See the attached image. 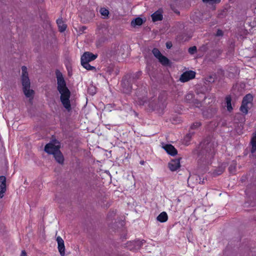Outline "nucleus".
<instances>
[{"mask_svg":"<svg viewBox=\"0 0 256 256\" xmlns=\"http://www.w3.org/2000/svg\"><path fill=\"white\" fill-rule=\"evenodd\" d=\"M6 190V178L4 176H0V198L4 196Z\"/></svg>","mask_w":256,"mask_h":256,"instance_id":"10","label":"nucleus"},{"mask_svg":"<svg viewBox=\"0 0 256 256\" xmlns=\"http://www.w3.org/2000/svg\"><path fill=\"white\" fill-rule=\"evenodd\" d=\"M158 59L159 62H160V64L164 66L168 65L170 62L168 59L165 56H164L163 55H162Z\"/></svg>","mask_w":256,"mask_h":256,"instance_id":"19","label":"nucleus"},{"mask_svg":"<svg viewBox=\"0 0 256 256\" xmlns=\"http://www.w3.org/2000/svg\"><path fill=\"white\" fill-rule=\"evenodd\" d=\"M226 103L227 110L228 112H231L232 110V107L231 104L232 98L230 96H226Z\"/></svg>","mask_w":256,"mask_h":256,"instance_id":"21","label":"nucleus"},{"mask_svg":"<svg viewBox=\"0 0 256 256\" xmlns=\"http://www.w3.org/2000/svg\"><path fill=\"white\" fill-rule=\"evenodd\" d=\"M59 30L60 32H64L66 28V25L64 23L62 18H58L56 20Z\"/></svg>","mask_w":256,"mask_h":256,"instance_id":"17","label":"nucleus"},{"mask_svg":"<svg viewBox=\"0 0 256 256\" xmlns=\"http://www.w3.org/2000/svg\"><path fill=\"white\" fill-rule=\"evenodd\" d=\"M143 23V20L140 18H136L132 21L131 24L132 26H140Z\"/></svg>","mask_w":256,"mask_h":256,"instance_id":"20","label":"nucleus"},{"mask_svg":"<svg viewBox=\"0 0 256 256\" xmlns=\"http://www.w3.org/2000/svg\"><path fill=\"white\" fill-rule=\"evenodd\" d=\"M138 74H141L142 72H138Z\"/></svg>","mask_w":256,"mask_h":256,"instance_id":"37","label":"nucleus"},{"mask_svg":"<svg viewBox=\"0 0 256 256\" xmlns=\"http://www.w3.org/2000/svg\"><path fill=\"white\" fill-rule=\"evenodd\" d=\"M202 2L212 6L219 4L220 2V0H202Z\"/></svg>","mask_w":256,"mask_h":256,"instance_id":"23","label":"nucleus"},{"mask_svg":"<svg viewBox=\"0 0 256 256\" xmlns=\"http://www.w3.org/2000/svg\"><path fill=\"white\" fill-rule=\"evenodd\" d=\"M166 48H170L172 46V44L170 42V43L167 42L166 44Z\"/></svg>","mask_w":256,"mask_h":256,"instance_id":"35","label":"nucleus"},{"mask_svg":"<svg viewBox=\"0 0 256 256\" xmlns=\"http://www.w3.org/2000/svg\"><path fill=\"white\" fill-rule=\"evenodd\" d=\"M180 166V158L172 160L168 163V168L171 171H176L179 168Z\"/></svg>","mask_w":256,"mask_h":256,"instance_id":"9","label":"nucleus"},{"mask_svg":"<svg viewBox=\"0 0 256 256\" xmlns=\"http://www.w3.org/2000/svg\"><path fill=\"white\" fill-rule=\"evenodd\" d=\"M60 148L59 142L56 140H54L46 145L44 150L48 154H54L60 150Z\"/></svg>","mask_w":256,"mask_h":256,"instance_id":"4","label":"nucleus"},{"mask_svg":"<svg viewBox=\"0 0 256 256\" xmlns=\"http://www.w3.org/2000/svg\"><path fill=\"white\" fill-rule=\"evenodd\" d=\"M162 148L168 154L172 156H174L177 154V150L172 144H166Z\"/></svg>","mask_w":256,"mask_h":256,"instance_id":"11","label":"nucleus"},{"mask_svg":"<svg viewBox=\"0 0 256 256\" xmlns=\"http://www.w3.org/2000/svg\"><path fill=\"white\" fill-rule=\"evenodd\" d=\"M143 244V242L140 240H136L130 242V244L134 246L132 248H130V250H138L140 248Z\"/></svg>","mask_w":256,"mask_h":256,"instance_id":"14","label":"nucleus"},{"mask_svg":"<svg viewBox=\"0 0 256 256\" xmlns=\"http://www.w3.org/2000/svg\"><path fill=\"white\" fill-rule=\"evenodd\" d=\"M20 256H26V252L25 250L22 251Z\"/></svg>","mask_w":256,"mask_h":256,"instance_id":"34","label":"nucleus"},{"mask_svg":"<svg viewBox=\"0 0 256 256\" xmlns=\"http://www.w3.org/2000/svg\"><path fill=\"white\" fill-rule=\"evenodd\" d=\"M223 172V170H222L220 173H218V174H220L221 173H222Z\"/></svg>","mask_w":256,"mask_h":256,"instance_id":"36","label":"nucleus"},{"mask_svg":"<svg viewBox=\"0 0 256 256\" xmlns=\"http://www.w3.org/2000/svg\"><path fill=\"white\" fill-rule=\"evenodd\" d=\"M22 82L23 92L26 98H30V100H32L34 98V91L30 88V84L27 68L26 66H22Z\"/></svg>","mask_w":256,"mask_h":256,"instance_id":"3","label":"nucleus"},{"mask_svg":"<svg viewBox=\"0 0 256 256\" xmlns=\"http://www.w3.org/2000/svg\"><path fill=\"white\" fill-rule=\"evenodd\" d=\"M251 143L252 145L251 152L254 153L256 151V132L254 134V136L251 140Z\"/></svg>","mask_w":256,"mask_h":256,"instance_id":"18","label":"nucleus"},{"mask_svg":"<svg viewBox=\"0 0 256 256\" xmlns=\"http://www.w3.org/2000/svg\"><path fill=\"white\" fill-rule=\"evenodd\" d=\"M236 168V164H234V163L230 164L228 168L229 171L231 174H234L235 172Z\"/></svg>","mask_w":256,"mask_h":256,"instance_id":"26","label":"nucleus"},{"mask_svg":"<svg viewBox=\"0 0 256 256\" xmlns=\"http://www.w3.org/2000/svg\"><path fill=\"white\" fill-rule=\"evenodd\" d=\"M57 79L58 90L60 94V101L64 107L70 112L72 110L71 104L70 100V92L66 87V82L63 76L58 70L56 72Z\"/></svg>","mask_w":256,"mask_h":256,"instance_id":"1","label":"nucleus"},{"mask_svg":"<svg viewBox=\"0 0 256 256\" xmlns=\"http://www.w3.org/2000/svg\"><path fill=\"white\" fill-rule=\"evenodd\" d=\"M217 110L215 108H212L203 112V116L206 118H210L216 113Z\"/></svg>","mask_w":256,"mask_h":256,"instance_id":"12","label":"nucleus"},{"mask_svg":"<svg viewBox=\"0 0 256 256\" xmlns=\"http://www.w3.org/2000/svg\"><path fill=\"white\" fill-rule=\"evenodd\" d=\"M223 35V32L220 30H218L216 32V36H222Z\"/></svg>","mask_w":256,"mask_h":256,"instance_id":"29","label":"nucleus"},{"mask_svg":"<svg viewBox=\"0 0 256 256\" xmlns=\"http://www.w3.org/2000/svg\"><path fill=\"white\" fill-rule=\"evenodd\" d=\"M196 72L192 70L186 71L184 72L180 78L181 82H186L194 78L195 77Z\"/></svg>","mask_w":256,"mask_h":256,"instance_id":"6","label":"nucleus"},{"mask_svg":"<svg viewBox=\"0 0 256 256\" xmlns=\"http://www.w3.org/2000/svg\"><path fill=\"white\" fill-rule=\"evenodd\" d=\"M168 214L164 212H161L156 218L157 220L160 222H164L168 220Z\"/></svg>","mask_w":256,"mask_h":256,"instance_id":"15","label":"nucleus"},{"mask_svg":"<svg viewBox=\"0 0 256 256\" xmlns=\"http://www.w3.org/2000/svg\"><path fill=\"white\" fill-rule=\"evenodd\" d=\"M98 57V54H94L90 52H86L84 53L81 56V62H89L94 60Z\"/></svg>","mask_w":256,"mask_h":256,"instance_id":"7","label":"nucleus"},{"mask_svg":"<svg viewBox=\"0 0 256 256\" xmlns=\"http://www.w3.org/2000/svg\"><path fill=\"white\" fill-rule=\"evenodd\" d=\"M192 96H193V95L192 94H188L186 96V99L187 100H190V98H192Z\"/></svg>","mask_w":256,"mask_h":256,"instance_id":"33","label":"nucleus"},{"mask_svg":"<svg viewBox=\"0 0 256 256\" xmlns=\"http://www.w3.org/2000/svg\"><path fill=\"white\" fill-rule=\"evenodd\" d=\"M216 146L214 142L210 139L205 140L200 143V154L204 156L206 161L208 162L213 158Z\"/></svg>","mask_w":256,"mask_h":256,"instance_id":"2","label":"nucleus"},{"mask_svg":"<svg viewBox=\"0 0 256 256\" xmlns=\"http://www.w3.org/2000/svg\"><path fill=\"white\" fill-rule=\"evenodd\" d=\"M201 126V124L200 122H196L194 123L190 126L191 129H196L199 128Z\"/></svg>","mask_w":256,"mask_h":256,"instance_id":"27","label":"nucleus"},{"mask_svg":"<svg viewBox=\"0 0 256 256\" xmlns=\"http://www.w3.org/2000/svg\"><path fill=\"white\" fill-rule=\"evenodd\" d=\"M161 98H164V100H166V94L164 92L160 94V95L159 96V99Z\"/></svg>","mask_w":256,"mask_h":256,"instance_id":"31","label":"nucleus"},{"mask_svg":"<svg viewBox=\"0 0 256 256\" xmlns=\"http://www.w3.org/2000/svg\"><path fill=\"white\" fill-rule=\"evenodd\" d=\"M100 12L101 15L104 16V18H106V17L108 16V15L109 14V11L107 9H106L104 8H101L100 9Z\"/></svg>","mask_w":256,"mask_h":256,"instance_id":"25","label":"nucleus"},{"mask_svg":"<svg viewBox=\"0 0 256 256\" xmlns=\"http://www.w3.org/2000/svg\"><path fill=\"white\" fill-rule=\"evenodd\" d=\"M191 136H192V134H191V133L190 132L189 134H186L184 139L186 140H189Z\"/></svg>","mask_w":256,"mask_h":256,"instance_id":"32","label":"nucleus"},{"mask_svg":"<svg viewBox=\"0 0 256 256\" xmlns=\"http://www.w3.org/2000/svg\"><path fill=\"white\" fill-rule=\"evenodd\" d=\"M152 52L153 54L154 55V56L157 59L158 58H159V57H160L162 55V54H161L160 51L156 48H154L152 50Z\"/></svg>","mask_w":256,"mask_h":256,"instance_id":"24","label":"nucleus"},{"mask_svg":"<svg viewBox=\"0 0 256 256\" xmlns=\"http://www.w3.org/2000/svg\"><path fill=\"white\" fill-rule=\"evenodd\" d=\"M188 52L190 54H194L196 52V46H192L188 48Z\"/></svg>","mask_w":256,"mask_h":256,"instance_id":"28","label":"nucleus"},{"mask_svg":"<svg viewBox=\"0 0 256 256\" xmlns=\"http://www.w3.org/2000/svg\"><path fill=\"white\" fill-rule=\"evenodd\" d=\"M252 94H248L243 98L240 110L245 114H247L248 112V104L252 102Z\"/></svg>","mask_w":256,"mask_h":256,"instance_id":"5","label":"nucleus"},{"mask_svg":"<svg viewBox=\"0 0 256 256\" xmlns=\"http://www.w3.org/2000/svg\"><path fill=\"white\" fill-rule=\"evenodd\" d=\"M81 64L87 70H95L96 68L94 66H92L89 64V62H81Z\"/></svg>","mask_w":256,"mask_h":256,"instance_id":"22","label":"nucleus"},{"mask_svg":"<svg viewBox=\"0 0 256 256\" xmlns=\"http://www.w3.org/2000/svg\"><path fill=\"white\" fill-rule=\"evenodd\" d=\"M56 240L58 242V248L61 256L65 255V246L62 238L58 236L56 238Z\"/></svg>","mask_w":256,"mask_h":256,"instance_id":"8","label":"nucleus"},{"mask_svg":"<svg viewBox=\"0 0 256 256\" xmlns=\"http://www.w3.org/2000/svg\"><path fill=\"white\" fill-rule=\"evenodd\" d=\"M123 86V88H124L123 92H125V93H128V92H130L131 89H132V87L131 86H130L128 88H126V90L124 89V86Z\"/></svg>","mask_w":256,"mask_h":256,"instance_id":"30","label":"nucleus"},{"mask_svg":"<svg viewBox=\"0 0 256 256\" xmlns=\"http://www.w3.org/2000/svg\"><path fill=\"white\" fill-rule=\"evenodd\" d=\"M54 156L56 161L59 164H62L64 162V158L62 152L59 150L58 152L54 154Z\"/></svg>","mask_w":256,"mask_h":256,"instance_id":"13","label":"nucleus"},{"mask_svg":"<svg viewBox=\"0 0 256 256\" xmlns=\"http://www.w3.org/2000/svg\"><path fill=\"white\" fill-rule=\"evenodd\" d=\"M152 18L154 22L161 20L162 19V15L160 11H156L152 14Z\"/></svg>","mask_w":256,"mask_h":256,"instance_id":"16","label":"nucleus"}]
</instances>
